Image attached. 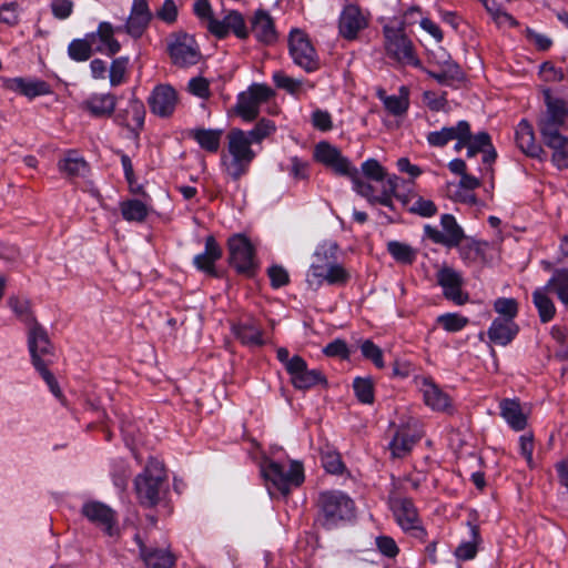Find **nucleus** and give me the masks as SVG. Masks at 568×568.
I'll list each match as a JSON object with an SVG mask.
<instances>
[{
    "label": "nucleus",
    "mask_w": 568,
    "mask_h": 568,
    "mask_svg": "<svg viewBox=\"0 0 568 568\" xmlns=\"http://www.w3.org/2000/svg\"><path fill=\"white\" fill-rule=\"evenodd\" d=\"M28 348L33 367L41 375L50 392L57 398H60L62 396L61 389L55 377L49 371V366L54 361L53 346L47 331L41 325H32L28 329Z\"/></svg>",
    "instance_id": "f257e3e1"
},
{
    "label": "nucleus",
    "mask_w": 568,
    "mask_h": 568,
    "mask_svg": "<svg viewBox=\"0 0 568 568\" xmlns=\"http://www.w3.org/2000/svg\"><path fill=\"white\" fill-rule=\"evenodd\" d=\"M384 49L388 58L400 65L423 69L416 49L406 34V22L400 18H392L383 26Z\"/></svg>",
    "instance_id": "f03ea898"
},
{
    "label": "nucleus",
    "mask_w": 568,
    "mask_h": 568,
    "mask_svg": "<svg viewBox=\"0 0 568 568\" xmlns=\"http://www.w3.org/2000/svg\"><path fill=\"white\" fill-rule=\"evenodd\" d=\"M255 155L246 140L245 131L234 129L227 134L226 150L221 154V170L237 181L248 172Z\"/></svg>",
    "instance_id": "7ed1b4c3"
},
{
    "label": "nucleus",
    "mask_w": 568,
    "mask_h": 568,
    "mask_svg": "<svg viewBox=\"0 0 568 568\" xmlns=\"http://www.w3.org/2000/svg\"><path fill=\"white\" fill-rule=\"evenodd\" d=\"M261 473L272 497L275 494L286 497L292 489L300 487L305 479L304 467L297 460H291L286 466L275 460L266 459L261 465Z\"/></svg>",
    "instance_id": "20e7f679"
},
{
    "label": "nucleus",
    "mask_w": 568,
    "mask_h": 568,
    "mask_svg": "<svg viewBox=\"0 0 568 568\" xmlns=\"http://www.w3.org/2000/svg\"><path fill=\"white\" fill-rule=\"evenodd\" d=\"M318 521L326 529L349 520L355 514L354 500L341 490H326L318 495Z\"/></svg>",
    "instance_id": "39448f33"
},
{
    "label": "nucleus",
    "mask_w": 568,
    "mask_h": 568,
    "mask_svg": "<svg viewBox=\"0 0 568 568\" xmlns=\"http://www.w3.org/2000/svg\"><path fill=\"white\" fill-rule=\"evenodd\" d=\"M164 480L165 470L162 462L150 457L143 473L136 476L134 483L140 503L144 506L156 505Z\"/></svg>",
    "instance_id": "423d86ee"
},
{
    "label": "nucleus",
    "mask_w": 568,
    "mask_h": 568,
    "mask_svg": "<svg viewBox=\"0 0 568 568\" xmlns=\"http://www.w3.org/2000/svg\"><path fill=\"white\" fill-rule=\"evenodd\" d=\"M568 116V108L564 100L546 97V111L539 118L538 126L545 144H558L560 128Z\"/></svg>",
    "instance_id": "0eeeda50"
},
{
    "label": "nucleus",
    "mask_w": 568,
    "mask_h": 568,
    "mask_svg": "<svg viewBox=\"0 0 568 568\" xmlns=\"http://www.w3.org/2000/svg\"><path fill=\"white\" fill-rule=\"evenodd\" d=\"M230 265L240 274L251 276L257 267L255 247L250 239L242 234H233L227 240Z\"/></svg>",
    "instance_id": "6e6552de"
},
{
    "label": "nucleus",
    "mask_w": 568,
    "mask_h": 568,
    "mask_svg": "<svg viewBox=\"0 0 568 568\" xmlns=\"http://www.w3.org/2000/svg\"><path fill=\"white\" fill-rule=\"evenodd\" d=\"M440 230L430 224H425L423 239L446 248L458 247L465 237L463 227L453 214H443L439 220Z\"/></svg>",
    "instance_id": "1a4fd4ad"
},
{
    "label": "nucleus",
    "mask_w": 568,
    "mask_h": 568,
    "mask_svg": "<svg viewBox=\"0 0 568 568\" xmlns=\"http://www.w3.org/2000/svg\"><path fill=\"white\" fill-rule=\"evenodd\" d=\"M290 55L293 62L306 72L320 68V59L307 34L300 29L292 30L288 38Z\"/></svg>",
    "instance_id": "9d476101"
},
{
    "label": "nucleus",
    "mask_w": 568,
    "mask_h": 568,
    "mask_svg": "<svg viewBox=\"0 0 568 568\" xmlns=\"http://www.w3.org/2000/svg\"><path fill=\"white\" fill-rule=\"evenodd\" d=\"M81 515L110 537L119 535L116 513L108 505L98 500L85 501Z\"/></svg>",
    "instance_id": "9b49d317"
},
{
    "label": "nucleus",
    "mask_w": 568,
    "mask_h": 568,
    "mask_svg": "<svg viewBox=\"0 0 568 568\" xmlns=\"http://www.w3.org/2000/svg\"><path fill=\"white\" fill-rule=\"evenodd\" d=\"M389 508L395 521L405 532H415V536L424 535L425 531L418 516L417 508L412 499L406 497H389Z\"/></svg>",
    "instance_id": "f8f14e48"
},
{
    "label": "nucleus",
    "mask_w": 568,
    "mask_h": 568,
    "mask_svg": "<svg viewBox=\"0 0 568 568\" xmlns=\"http://www.w3.org/2000/svg\"><path fill=\"white\" fill-rule=\"evenodd\" d=\"M316 162L331 169L336 175L347 176L355 173V166L342 152L326 141L318 142L313 152Z\"/></svg>",
    "instance_id": "ddd939ff"
},
{
    "label": "nucleus",
    "mask_w": 568,
    "mask_h": 568,
    "mask_svg": "<svg viewBox=\"0 0 568 568\" xmlns=\"http://www.w3.org/2000/svg\"><path fill=\"white\" fill-rule=\"evenodd\" d=\"M209 31L217 39H224L230 33L243 40L250 34L243 14L236 10H224L222 18H214L209 23Z\"/></svg>",
    "instance_id": "4468645a"
},
{
    "label": "nucleus",
    "mask_w": 568,
    "mask_h": 568,
    "mask_svg": "<svg viewBox=\"0 0 568 568\" xmlns=\"http://www.w3.org/2000/svg\"><path fill=\"white\" fill-rule=\"evenodd\" d=\"M169 53L174 64L190 67L200 60V49L195 39L186 33L175 34L169 43Z\"/></svg>",
    "instance_id": "2eb2a0df"
},
{
    "label": "nucleus",
    "mask_w": 568,
    "mask_h": 568,
    "mask_svg": "<svg viewBox=\"0 0 568 568\" xmlns=\"http://www.w3.org/2000/svg\"><path fill=\"white\" fill-rule=\"evenodd\" d=\"M437 283L443 288L445 298L456 305H463L468 301V294L463 291L464 277L459 271L449 266H443L437 272Z\"/></svg>",
    "instance_id": "dca6fc26"
},
{
    "label": "nucleus",
    "mask_w": 568,
    "mask_h": 568,
    "mask_svg": "<svg viewBox=\"0 0 568 568\" xmlns=\"http://www.w3.org/2000/svg\"><path fill=\"white\" fill-rule=\"evenodd\" d=\"M287 374L296 389H308L326 383L323 373L316 368L310 369L305 359L298 355H294V361L290 364Z\"/></svg>",
    "instance_id": "f3484780"
},
{
    "label": "nucleus",
    "mask_w": 568,
    "mask_h": 568,
    "mask_svg": "<svg viewBox=\"0 0 568 568\" xmlns=\"http://www.w3.org/2000/svg\"><path fill=\"white\" fill-rule=\"evenodd\" d=\"M349 278L348 272L337 262L329 265L312 264L306 276L310 286H321L324 282L328 284H345Z\"/></svg>",
    "instance_id": "a211bd4d"
},
{
    "label": "nucleus",
    "mask_w": 568,
    "mask_h": 568,
    "mask_svg": "<svg viewBox=\"0 0 568 568\" xmlns=\"http://www.w3.org/2000/svg\"><path fill=\"white\" fill-rule=\"evenodd\" d=\"M367 26L368 18L357 6L348 4L339 14L338 31L346 40H355Z\"/></svg>",
    "instance_id": "6ab92c4d"
},
{
    "label": "nucleus",
    "mask_w": 568,
    "mask_h": 568,
    "mask_svg": "<svg viewBox=\"0 0 568 568\" xmlns=\"http://www.w3.org/2000/svg\"><path fill=\"white\" fill-rule=\"evenodd\" d=\"M152 19L153 12L150 9L149 0H132L124 30L132 38H140L148 29Z\"/></svg>",
    "instance_id": "aec40b11"
},
{
    "label": "nucleus",
    "mask_w": 568,
    "mask_h": 568,
    "mask_svg": "<svg viewBox=\"0 0 568 568\" xmlns=\"http://www.w3.org/2000/svg\"><path fill=\"white\" fill-rule=\"evenodd\" d=\"M3 87L12 92L27 97L30 100L52 93L51 85L37 78H6L3 79Z\"/></svg>",
    "instance_id": "412c9836"
},
{
    "label": "nucleus",
    "mask_w": 568,
    "mask_h": 568,
    "mask_svg": "<svg viewBox=\"0 0 568 568\" xmlns=\"http://www.w3.org/2000/svg\"><path fill=\"white\" fill-rule=\"evenodd\" d=\"M148 102L152 113L161 118H168L175 110L178 93L171 85L159 84L151 92Z\"/></svg>",
    "instance_id": "4be33fe9"
},
{
    "label": "nucleus",
    "mask_w": 568,
    "mask_h": 568,
    "mask_svg": "<svg viewBox=\"0 0 568 568\" xmlns=\"http://www.w3.org/2000/svg\"><path fill=\"white\" fill-rule=\"evenodd\" d=\"M114 31L113 26L104 21L100 22L95 32L87 34L94 52L111 57L120 51L121 45L114 38Z\"/></svg>",
    "instance_id": "5701e85b"
},
{
    "label": "nucleus",
    "mask_w": 568,
    "mask_h": 568,
    "mask_svg": "<svg viewBox=\"0 0 568 568\" xmlns=\"http://www.w3.org/2000/svg\"><path fill=\"white\" fill-rule=\"evenodd\" d=\"M145 118L144 103L132 97L124 109H120L114 115V122L131 131L143 128Z\"/></svg>",
    "instance_id": "b1692460"
},
{
    "label": "nucleus",
    "mask_w": 568,
    "mask_h": 568,
    "mask_svg": "<svg viewBox=\"0 0 568 568\" xmlns=\"http://www.w3.org/2000/svg\"><path fill=\"white\" fill-rule=\"evenodd\" d=\"M417 385L423 394L425 404L433 410H446L452 405V399L435 382L429 377H420Z\"/></svg>",
    "instance_id": "393cba45"
},
{
    "label": "nucleus",
    "mask_w": 568,
    "mask_h": 568,
    "mask_svg": "<svg viewBox=\"0 0 568 568\" xmlns=\"http://www.w3.org/2000/svg\"><path fill=\"white\" fill-rule=\"evenodd\" d=\"M222 257V248L213 235L205 239L204 251L193 257L196 270L216 276L215 263Z\"/></svg>",
    "instance_id": "a878e982"
},
{
    "label": "nucleus",
    "mask_w": 568,
    "mask_h": 568,
    "mask_svg": "<svg viewBox=\"0 0 568 568\" xmlns=\"http://www.w3.org/2000/svg\"><path fill=\"white\" fill-rule=\"evenodd\" d=\"M376 97L383 103L385 110L393 116L402 118L406 115L409 109V89L402 85L398 89V94L388 95L383 88L376 89Z\"/></svg>",
    "instance_id": "bb28decb"
},
{
    "label": "nucleus",
    "mask_w": 568,
    "mask_h": 568,
    "mask_svg": "<svg viewBox=\"0 0 568 568\" xmlns=\"http://www.w3.org/2000/svg\"><path fill=\"white\" fill-rule=\"evenodd\" d=\"M116 97L112 93H92L82 103V108L94 118H109L114 113Z\"/></svg>",
    "instance_id": "cd10ccee"
},
{
    "label": "nucleus",
    "mask_w": 568,
    "mask_h": 568,
    "mask_svg": "<svg viewBox=\"0 0 568 568\" xmlns=\"http://www.w3.org/2000/svg\"><path fill=\"white\" fill-rule=\"evenodd\" d=\"M436 63L442 68L440 71H430L425 70L426 73L436 80L440 84H448L452 81H458L463 78V72L457 63L450 60V57L440 49L437 54H435Z\"/></svg>",
    "instance_id": "c85d7f7f"
},
{
    "label": "nucleus",
    "mask_w": 568,
    "mask_h": 568,
    "mask_svg": "<svg viewBox=\"0 0 568 568\" xmlns=\"http://www.w3.org/2000/svg\"><path fill=\"white\" fill-rule=\"evenodd\" d=\"M418 433L409 426L397 428L393 439L389 443V450L393 457L402 458L408 455L415 444L419 440Z\"/></svg>",
    "instance_id": "c756f323"
},
{
    "label": "nucleus",
    "mask_w": 568,
    "mask_h": 568,
    "mask_svg": "<svg viewBox=\"0 0 568 568\" xmlns=\"http://www.w3.org/2000/svg\"><path fill=\"white\" fill-rule=\"evenodd\" d=\"M232 333L246 346H262L264 344L263 331L253 318L232 324Z\"/></svg>",
    "instance_id": "7c9ffc66"
},
{
    "label": "nucleus",
    "mask_w": 568,
    "mask_h": 568,
    "mask_svg": "<svg viewBox=\"0 0 568 568\" xmlns=\"http://www.w3.org/2000/svg\"><path fill=\"white\" fill-rule=\"evenodd\" d=\"M257 41L270 44L276 40V31L271 16L264 10L255 11L248 29Z\"/></svg>",
    "instance_id": "2f4dec72"
},
{
    "label": "nucleus",
    "mask_w": 568,
    "mask_h": 568,
    "mask_svg": "<svg viewBox=\"0 0 568 568\" xmlns=\"http://www.w3.org/2000/svg\"><path fill=\"white\" fill-rule=\"evenodd\" d=\"M135 541L139 545L141 558L146 568H172L174 566L175 559L170 551L148 548L139 535H135Z\"/></svg>",
    "instance_id": "473e14b6"
},
{
    "label": "nucleus",
    "mask_w": 568,
    "mask_h": 568,
    "mask_svg": "<svg viewBox=\"0 0 568 568\" xmlns=\"http://www.w3.org/2000/svg\"><path fill=\"white\" fill-rule=\"evenodd\" d=\"M500 415L510 428L520 432L527 426V414L518 399L505 398L499 403Z\"/></svg>",
    "instance_id": "72a5a7b5"
},
{
    "label": "nucleus",
    "mask_w": 568,
    "mask_h": 568,
    "mask_svg": "<svg viewBox=\"0 0 568 568\" xmlns=\"http://www.w3.org/2000/svg\"><path fill=\"white\" fill-rule=\"evenodd\" d=\"M518 326L510 318L497 317L488 328L489 339L500 346L508 345L517 335Z\"/></svg>",
    "instance_id": "f704fd0d"
},
{
    "label": "nucleus",
    "mask_w": 568,
    "mask_h": 568,
    "mask_svg": "<svg viewBox=\"0 0 568 568\" xmlns=\"http://www.w3.org/2000/svg\"><path fill=\"white\" fill-rule=\"evenodd\" d=\"M516 142L519 149L531 158H541L544 153L541 146L536 143L532 126L521 120L516 129Z\"/></svg>",
    "instance_id": "c9c22d12"
},
{
    "label": "nucleus",
    "mask_w": 568,
    "mask_h": 568,
    "mask_svg": "<svg viewBox=\"0 0 568 568\" xmlns=\"http://www.w3.org/2000/svg\"><path fill=\"white\" fill-rule=\"evenodd\" d=\"M189 135L204 151H206L209 153H216L221 145L223 130L222 129L195 128V129L190 130Z\"/></svg>",
    "instance_id": "e433bc0d"
},
{
    "label": "nucleus",
    "mask_w": 568,
    "mask_h": 568,
    "mask_svg": "<svg viewBox=\"0 0 568 568\" xmlns=\"http://www.w3.org/2000/svg\"><path fill=\"white\" fill-rule=\"evenodd\" d=\"M467 121L460 120L456 125L443 126L438 131H432L427 134L426 140L430 146L443 148L453 141L456 136L465 135Z\"/></svg>",
    "instance_id": "4c0bfd02"
},
{
    "label": "nucleus",
    "mask_w": 568,
    "mask_h": 568,
    "mask_svg": "<svg viewBox=\"0 0 568 568\" xmlns=\"http://www.w3.org/2000/svg\"><path fill=\"white\" fill-rule=\"evenodd\" d=\"M400 202L409 213L422 217H432L438 211L436 204L432 200L425 199L416 193H409L400 196Z\"/></svg>",
    "instance_id": "58836bf2"
},
{
    "label": "nucleus",
    "mask_w": 568,
    "mask_h": 568,
    "mask_svg": "<svg viewBox=\"0 0 568 568\" xmlns=\"http://www.w3.org/2000/svg\"><path fill=\"white\" fill-rule=\"evenodd\" d=\"M272 79L278 89H282L297 98L304 94L307 90L314 88L310 81L292 78L283 71H275Z\"/></svg>",
    "instance_id": "ea45409f"
},
{
    "label": "nucleus",
    "mask_w": 568,
    "mask_h": 568,
    "mask_svg": "<svg viewBox=\"0 0 568 568\" xmlns=\"http://www.w3.org/2000/svg\"><path fill=\"white\" fill-rule=\"evenodd\" d=\"M58 168L61 173L70 178L84 176L89 171L87 161L77 151L67 152L58 162Z\"/></svg>",
    "instance_id": "a19ab883"
},
{
    "label": "nucleus",
    "mask_w": 568,
    "mask_h": 568,
    "mask_svg": "<svg viewBox=\"0 0 568 568\" xmlns=\"http://www.w3.org/2000/svg\"><path fill=\"white\" fill-rule=\"evenodd\" d=\"M121 215L126 222L142 223L150 213V206L139 199H128L119 204Z\"/></svg>",
    "instance_id": "79ce46f5"
},
{
    "label": "nucleus",
    "mask_w": 568,
    "mask_h": 568,
    "mask_svg": "<svg viewBox=\"0 0 568 568\" xmlns=\"http://www.w3.org/2000/svg\"><path fill=\"white\" fill-rule=\"evenodd\" d=\"M549 294L545 286L537 287L532 293V302L542 323L550 322L556 314V307Z\"/></svg>",
    "instance_id": "37998d69"
},
{
    "label": "nucleus",
    "mask_w": 568,
    "mask_h": 568,
    "mask_svg": "<svg viewBox=\"0 0 568 568\" xmlns=\"http://www.w3.org/2000/svg\"><path fill=\"white\" fill-rule=\"evenodd\" d=\"M381 184V190L377 193V204L393 209V197L400 200L402 195L397 194L399 185V178L395 174L388 175L384 180L376 181Z\"/></svg>",
    "instance_id": "c03bdc74"
},
{
    "label": "nucleus",
    "mask_w": 568,
    "mask_h": 568,
    "mask_svg": "<svg viewBox=\"0 0 568 568\" xmlns=\"http://www.w3.org/2000/svg\"><path fill=\"white\" fill-rule=\"evenodd\" d=\"M545 287L564 304L568 305V270H557L554 272Z\"/></svg>",
    "instance_id": "a18cd8bd"
},
{
    "label": "nucleus",
    "mask_w": 568,
    "mask_h": 568,
    "mask_svg": "<svg viewBox=\"0 0 568 568\" xmlns=\"http://www.w3.org/2000/svg\"><path fill=\"white\" fill-rule=\"evenodd\" d=\"M467 144H470L473 149H476L478 152H484V163L487 165H490L496 158V152L494 149L488 150V148H491V141L490 136L486 132H479L475 135L471 134V131L469 130V140H467Z\"/></svg>",
    "instance_id": "49530a36"
},
{
    "label": "nucleus",
    "mask_w": 568,
    "mask_h": 568,
    "mask_svg": "<svg viewBox=\"0 0 568 568\" xmlns=\"http://www.w3.org/2000/svg\"><path fill=\"white\" fill-rule=\"evenodd\" d=\"M387 251L396 262L402 264H412L417 257L415 248L399 241H389Z\"/></svg>",
    "instance_id": "de8ad7c7"
},
{
    "label": "nucleus",
    "mask_w": 568,
    "mask_h": 568,
    "mask_svg": "<svg viewBox=\"0 0 568 568\" xmlns=\"http://www.w3.org/2000/svg\"><path fill=\"white\" fill-rule=\"evenodd\" d=\"M129 62L128 57H119L111 62L109 67V81L112 88L126 83L129 79Z\"/></svg>",
    "instance_id": "09e8293b"
},
{
    "label": "nucleus",
    "mask_w": 568,
    "mask_h": 568,
    "mask_svg": "<svg viewBox=\"0 0 568 568\" xmlns=\"http://www.w3.org/2000/svg\"><path fill=\"white\" fill-rule=\"evenodd\" d=\"M261 104L250 93L242 92L237 98L236 111L245 121H253L260 113Z\"/></svg>",
    "instance_id": "8fccbe9b"
},
{
    "label": "nucleus",
    "mask_w": 568,
    "mask_h": 568,
    "mask_svg": "<svg viewBox=\"0 0 568 568\" xmlns=\"http://www.w3.org/2000/svg\"><path fill=\"white\" fill-rule=\"evenodd\" d=\"M8 306L10 310L14 313L17 318L26 324L28 328H30L32 325H37L33 314L30 310V304L24 298L19 297H10L8 300Z\"/></svg>",
    "instance_id": "3c124183"
},
{
    "label": "nucleus",
    "mask_w": 568,
    "mask_h": 568,
    "mask_svg": "<svg viewBox=\"0 0 568 568\" xmlns=\"http://www.w3.org/2000/svg\"><path fill=\"white\" fill-rule=\"evenodd\" d=\"M353 389L356 398L362 404L371 405L374 403V382L371 377H355L353 381Z\"/></svg>",
    "instance_id": "603ef678"
},
{
    "label": "nucleus",
    "mask_w": 568,
    "mask_h": 568,
    "mask_svg": "<svg viewBox=\"0 0 568 568\" xmlns=\"http://www.w3.org/2000/svg\"><path fill=\"white\" fill-rule=\"evenodd\" d=\"M469 530L471 540L463 541L455 550V556L459 560H470L477 554V544L480 540L478 527L469 524Z\"/></svg>",
    "instance_id": "864d4df0"
},
{
    "label": "nucleus",
    "mask_w": 568,
    "mask_h": 568,
    "mask_svg": "<svg viewBox=\"0 0 568 568\" xmlns=\"http://www.w3.org/2000/svg\"><path fill=\"white\" fill-rule=\"evenodd\" d=\"M92 52H94V50L88 36L84 39H74L68 45V54L70 59L77 62H84L89 60Z\"/></svg>",
    "instance_id": "5fc2aeb1"
},
{
    "label": "nucleus",
    "mask_w": 568,
    "mask_h": 568,
    "mask_svg": "<svg viewBox=\"0 0 568 568\" xmlns=\"http://www.w3.org/2000/svg\"><path fill=\"white\" fill-rule=\"evenodd\" d=\"M346 178L351 179L353 184V190L365 197L371 204H377V191L374 185L369 182H366L359 178L358 170L355 168V173L348 174Z\"/></svg>",
    "instance_id": "6e6d98bb"
},
{
    "label": "nucleus",
    "mask_w": 568,
    "mask_h": 568,
    "mask_svg": "<svg viewBox=\"0 0 568 568\" xmlns=\"http://www.w3.org/2000/svg\"><path fill=\"white\" fill-rule=\"evenodd\" d=\"M275 129L276 126L273 121L268 119H262L252 130L245 131L246 140L248 141L250 145L253 143H261L265 138L274 133Z\"/></svg>",
    "instance_id": "4d7b16f0"
},
{
    "label": "nucleus",
    "mask_w": 568,
    "mask_h": 568,
    "mask_svg": "<svg viewBox=\"0 0 568 568\" xmlns=\"http://www.w3.org/2000/svg\"><path fill=\"white\" fill-rule=\"evenodd\" d=\"M337 251L338 245L336 242L327 241L320 244L314 253L316 262H314L313 264H321L327 266L331 263H335L337 260Z\"/></svg>",
    "instance_id": "13d9d810"
},
{
    "label": "nucleus",
    "mask_w": 568,
    "mask_h": 568,
    "mask_svg": "<svg viewBox=\"0 0 568 568\" xmlns=\"http://www.w3.org/2000/svg\"><path fill=\"white\" fill-rule=\"evenodd\" d=\"M437 323L448 333H456L464 329L468 318L457 313H446L437 317Z\"/></svg>",
    "instance_id": "bf43d9fd"
},
{
    "label": "nucleus",
    "mask_w": 568,
    "mask_h": 568,
    "mask_svg": "<svg viewBox=\"0 0 568 568\" xmlns=\"http://www.w3.org/2000/svg\"><path fill=\"white\" fill-rule=\"evenodd\" d=\"M21 7L17 1L4 2L0 6V22L14 27L20 21Z\"/></svg>",
    "instance_id": "052dcab7"
},
{
    "label": "nucleus",
    "mask_w": 568,
    "mask_h": 568,
    "mask_svg": "<svg viewBox=\"0 0 568 568\" xmlns=\"http://www.w3.org/2000/svg\"><path fill=\"white\" fill-rule=\"evenodd\" d=\"M375 546L381 555L386 558L393 559L399 554V547L394 538L386 535H381L375 538Z\"/></svg>",
    "instance_id": "680f3d73"
},
{
    "label": "nucleus",
    "mask_w": 568,
    "mask_h": 568,
    "mask_svg": "<svg viewBox=\"0 0 568 568\" xmlns=\"http://www.w3.org/2000/svg\"><path fill=\"white\" fill-rule=\"evenodd\" d=\"M558 144H547L554 150L552 161L559 169L568 168V139L559 136Z\"/></svg>",
    "instance_id": "e2e57ef3"
},
{
    "label": "nucleus",
    "mask_w": 568,
    "mask_h": 568,
    "mask_svg": "<svg viewBox=\"0 0 568 568\" xmlns=\"http://www.w3.org/2000/svg\"><path fill=\"white\" fill-rule=\"evenodd\" d=\"M494 310L503 315V318H514L518 314V303L515 298L499 297L494 302Z\"/></svg>",
    "instance_id": "0e129e2a"
},
{
    "label": "nucleus",
    "mask_w": 568,
    "mask_h": 568,
    "mask_svg": "<svg viewBox=\"0 0 568 568\" xmlns=\"http://www.w3.org/2000/svg\"><path fill=\"white\" fill-rule=\"evenodd\" d=\"M153 17L166 24H173L178 19V6L174 0H164L162 6L155 10Z\"/></svg>",
    "instance_id": "69168bd1"
},
{
    "label": "nucleus",
    "mask_w": 568,
    "mask_h": 568,
    "mask_svg": "<svg viewBox=\"0 0 568 568\" xmlns=\"http://www.w3.org/2000/svg\"><path fill=\"white\" fill-rule=\"evenodd\" d=\"M286 171L294 180H306L310 176V164L298 156H292L290 158V165Z\"/></svg>",
    "instance_id": "338daca9"
},
{
    "label": "nucleus",
    "mask_w": 568,
    "mask_h": 568,
    "mask_svg": "<svg viewBox=\"0 0 568 568\" xmlns=\"http://www.w3.org/2000/svg\"><path fill=\"white\" fill-rule=\"evenodd\" d=\"M362 354L365 358L371 359L378 368L384 367L383 352L372 341L366 339L361 345Z\"/></svg>",
    "instance_id": "774afa93"
}]
</instances>
